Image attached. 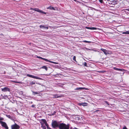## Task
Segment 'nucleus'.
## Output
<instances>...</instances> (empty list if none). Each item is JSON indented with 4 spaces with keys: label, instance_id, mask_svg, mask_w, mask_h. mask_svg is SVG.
Wrapping results in <instances>:
<instances>
[{
    "label": "nucleus",
    "instance_id": "6ab92c4d",
    "mask_svg": "<svg viewBox=\"0 0 129 129\" xmlns=\"http://www.w3.org/2000/svg\"><path fill=\"white\" fill-rule=\"evenodd\" d=\"M41 68L44 69H45L46 71H47L48 70L47 68L46 67V66H42Z\"/></svg>",
    "mask_w": 129,
    "mask_h": 129
},
{
    "label": "nucleus",
    "instance_id": "c85d7f7f",
    "mask_svg": "<svg viewBox=\"0 0 129 129\" xmlns=\"http://www.w3.org/2000/svg\"><path fill=\"white\" fill-rule=\"evenodd\" d=\"M105 103H106V104H107V106H109L110 105V104H109V103H108V102H107V101H105Z\"/></svg>",
    "mask_w": 129,
    "mask_h": 129
},
{
    "label": "nucleus",
    "instance_id": "423d86ee",
    "mask_svg": "<svg viewBox=\"0 0 129 129\" xmlns=\"http://www.w3.org/2000/svg\"><path fill=\"white\" fill-rule=\"evenodd\" d=\"M2 126L4 127L6 129H8V127L7 124L5 122H2L1 123Z\"/></svg>",
    "mask_w": 129,
    "mask_h": 129
},
{
    "label": "nucleus",
    "instance_id": "f704fd0d",
    "mask_svg": "<svg viewBox=\"0 0 129 129\" xmlns=\"http://www.w3.org/2000/svg\"><path fill=\"white\" fill-rule=\"evenodd\" d=\"M46 126H47V127L48 126H49V125L47 123V122L45 123Z\"/></svg>",
    "mask_w": 129,
    "mask_h": 129
},
{
    "label": "nucleus",
    "instance_id": "cd10ccee",
    "mask_svg": "<svg viewBox=\"0 0 129 129\" xmlns=\"http://www.w3.org/2000/svg\"><path fill=\"white\" fill-rule=\"evenodd\" d=\"M7 117L11 119L12 118L11 116L10 115H6Z\"/></svg>",
    "mask_w": 129,
    "mask_h": 129
},
{
    "label": "nucleus",
    "instance_id": "72a5a7b5",
    "mask_svg": "<svg viewBox=\"0 0 129 129\" xmlns=\"http://www.w3.org/2000/svg\"><path fill=\"white\" fill-rule=\"evenodd\" d=\"M84 66H86V67L87 66V63L86 62H84Z\"/></svg>",
    "mask_w": 129,
    "mask_h": 129
},
{
    "label": "nucleus",
    "instance_id": "bb28decb",
    "mask_svg": "<svg viewBox=\"0 0 129 129\" xmlns=\"http://www.w3.org/2000/svg\"><path fill=\"white\" fill-rule=\"evenodd\" d=\"M97 29V28L94 27H91V30H95Z\"/></svg>",
    "mask_w": 129,
    "mask_h": 129
},
{
    "label": "nucleus",
    "instance_id": "e433bc0d",
    "mask_svg": "<svg viewBox=\"0 0 129 129\" xmlns=\"http://www.w3.org/2000/svg\"><path fill=\"white\" fill-rule=\"evenodd\" d=\"M122 129H127L126 126H124L123 128Z\"/></svg>",
    "mask_w": 129,
    "mask_h": 129
},
{
    "label": "nucleus",
    "instance_id": "f257e3e1",
    "mask_svg": "<svg viewBox=\"0 0 129 129\" xmlns=\"http://www.w3.org/2000/svg\"><path fill=\"white\" fill-rule=\"evenodd\" d=\"M70 126L69 124L67 125L63 123H59V129H69Z\"/></svg>",
    "mask_w": 129,
    "mask_h": 129
},
{
    "label": "nucleus",
    "instance_id": "37998d69",
    "mask_svg": "<svg viewBox=\"0 0 129 129\" xmlns=\"http://www.w3.org/2000/svg\"><path fill=\"white\" fill-rule=\"evenodd\" d=\"M61 84V86H62L63 85L62 84Z\"/></svg>",
    "mask_w": 129,
    "mask_h": 129
},
{
    "label": "nucleus",
    "instance_id": "ea45409f",
    "mask_svg": "<svg viewBox=\"0 0 129 129\" xmlns=\"http://www.w3.org/2000/svg\"><path fill=\"white\" fill-rule=\"evenodd\" d=\"M47 128L48 129H51V128L49 127V126L47 127Z\"/></svg>",
    "mask_w": 129,
    "mask_h": 129
},
{
    "label": "nucleus",
    "instance_id": "ddd939ff",
    "mask_svg": "<svg viewBox=\"0 0 129 129\" xmlns=\"http://www.w3.org/2000/svg\"><path fill=\"white\" fill-rule=\"evenodd\" d=\"M40 28H43L44 29H48V27H46L43 25H40Z\"/></svg>",
    "mask_w": 129,
    "mask_h": 129
},
{
    "label": "nucleus",
    "instance_id": "6e6552de",
    "mask_svg": "<svg viewBox=\"0 0 129 129\" xmlns=\"http://www.w3.org/2000/svg\"><path fill=\"white\" fill-rule=\"evenodd\" d=\"M2 90L3 91L6 92L7 91H10V89L8 87H5L3 88L2 89Z\"/></svg>",
    "mask_w": 129,
    "mask_h": 129
},
{
    "label": "nucleus",
    "instance_id": "1a4fd4ad",
    "mask_svg": "<svg viewBox=\"0 0 129 129\" xmlns=\"http://www.w3.org/2000/svg\"><path fill=\"white\" fill-rule=\"evenodd\" d=\"M53 98H60L62 96L61 95H59L57 94H54L53 95Z\"/></svg>",
    "mask_w": 129,
    "mask_h": 129
},
{
    "label": "nucleus",
    "instance_id": "f03ea898",
    "mask_svg": "<svg viewBox=\"0 0 129 129\" xmlns=\"http://www.w3.org/2000/svg\"><path fill=\"white\" fill-rule=\"evenodd\" d=\"M59 123L55 120H52L51 123L52 127L54 128H56L57 127H59Z\"/></svg>",
    "mask_w": 129,
    "mask_h": 129
},
{
    "label": "nucleus",
    "instance_id": "c756f323",
    "mask_svg": "<svg viewBox=\"0 0 129 129\" xmlns=\"http://www.w3.org/2000/svg\"><path fill=\"white\" fill-rule=\"evenodd\" d=\"M76 57L75 56H74L73 57V59L75 61H76Z\"/></svg>",
    "mask_w": 129,
    "mask_h": 129
},
{
    "label": "nucleus",
    "instance_id": "dca6fc26",
    "mask_svg": "<svg viewBox=\"0 0 129 129\" xmlns=\"http://www.w3.org/2000/svg\"><path fill=\"white\" fill-rule=\"evenodd\" d=\"M33 93V94L35 95L36 94H37L40 93V92H34V91H32Z\"/></svg>",
    "mask_w": 129,
    "mask_h": 129
},
{
    "label": "nucleus",
    "instance_id": "20e7f679",
    "mask_svg": "<svg viewBox=\"0 0 129 129\" xmlns=\"http://www.w3.org/2000/svg\"><path fill=\"white\" fill-rule=\"evenodd\" d=\"M19 126L16 123L11 126V129H19Z\"/></svg>",
    "mask_w": 129,
    "mask_h": 129
},
{
    "label": "nucleus",
    "instance_id": "2f4dec72",
    "mask_svg": "<svg viewBox=\"0 0 129 129\" xmlns=\"http://www.w3.org/2000/svg\"><path fill=\"white\" fill-rule=\"evenodd\" d=\"M98 72L99 73H104L106 72V71H98Z\"/></svg>",
    "mask_w": 129,
    "mask_h": 129
},
{
    "label": "nucleus",
    "instance_id": "c9c22d12",
    "mask_svg": "<svg viewBox=\"0 0 129 129\" xmlns=\"http://www.w3.org/2000/svg\"><path fill=\"white\" fill-rule=\"evenodd\" d=\"M56 113V112H55V111H54V113H53V114H52L50 115H54V113Z\"/></svg>",
    "mask_w": 129,
    "mask_h": 129
},
{
    "label": "nucleus",
    "instance_id": "7ed1b4c3",
    "mask_svg": "<svg viewBox=\"0 0 129 129\" xmlns=\"http://www.w3.org/2000/svg\"><path fill=\"white\" fill-rule=\"evenodd\" d=\"M30 10H34L39 13H42L43 14H46V13L45 12L43 11L42 10H40L39 9L37 8H31L30 9Z\"/></svg>",
    "mask_w": 129,
    "mask_h": 129
},
{
    "label": "nucleus",
    "instance_id": "a19ab883",
    "mask_svg": "<svg viewBox=\"0 0 129 129\" xmlns=\"http://www.w3.org/2000/svg\"><path fill=\"white\" fill-rule=\"evenodd\" d=\"M99 111V110H96L94 112H98V111Z\"/></svg>",
    "mask_w": 129,
    "mask_h": 129
},
{
    "label": "nucleus",
    "instance_id": "7c9ffc66",
    "mask_svg": "<svg viewBox=\"0 0 129 129\" xmlns=\"http://www.w3.org/2000/svg\"><path fill=\"white\" fill-rule=\"evenodd\" d=\"M83 42L87 43H90L91 42L89 41H83Z\"/></svg>",
    "mask_w": 129,
    "mask_h": 129
},
{
    "label": "nucleus",
    "instance_id": "393cba45",
    "mask_svg": "<svg viewBox=\"0 0 129 129\" xmlns=\"http://www.w3.org/2000/svg\"><path fill=\"white\" fill-rule=\"evenodd\" d=\"M19 94L21 95H22L23 93V92L21 91H19Z\"/></svg>",
    "mask_w": 129,
    "mask_h": 129
},
{
    "label": "nucleus",
    "instance_id": "4468645a",
    "mask_svg": "<svg viewBox=\"0 0 129 129\" xmlns=\"http://www.w3.org/2000/svg\"><path fill=\"white\" fill-rule=\"evenodd\" d=\"M46 61L48 62H49L53 63L55 64H58V63L57 62L50 61V60H48L47 59V60H46Z\"/></svg>",
    "mask_w": 129,
    "mask_h": 129
},
{
    "label": "nucleus",
    "instance_id": "f8f14e48",
    "mask_svg": "<svg viewBox=\"0 0 129 129\" xmlns=\"http://www.w3.org/2000/svg\"><path fill=\"white\" fill-rule=\"evenodd\" d=\"M111 3L113 5H115L117 4V0H114L111 1Z\"/></svg>",
    "mask_w": 129,
    "mask_h": 129
},
{
    "label": "nucleus",
    "instance_id": "9d476101",
    "mask_svg": "<svg viewBox=\"0 0 129 129\" xmlns=\"http://www.w3.org/2000/svg\"><path fill=\"white\" fill-rule=\"evenodd\" d=\"M113 69L115 70L120 71H123L125 70L123 69H118L115 67H113Z\"/></svg>",
    "mask_w": 129,
    "mask_h": 129
},
{
    "label": "nucleus",
    "instance_id": "0eeeda50",
    "mask_svg": "<svg viewBox=\"0 0 129 129\" xmlns=\"http://www.w3.org/2000/svg\"><path fill=\"white\" fill-rule=\"evenodd\" d=\"M79 106H87L88 105V104L86 103H79L77 104Z\"/></svg>",
    "mask_w": 129,
    "mask_h": 129
},
{
    "label": "nucleus",
    "instance_id": "473e14b6",
    "mask_svg": "<svg viewBox=\"0 0 129 129\" xmlns=\"http://www.w3.org/2000/svg\"><path fill=\"white\" fill-rule=\"evenodd\" d=\"M86 49L87 50H91V51H93V49H87V48H86Z\"/></svg>",
    "mask_w": 129,
    "mask_h": 129
},
{
    "label": "nucleus",
    "instance_id": "4be33fe9",
    "mask_svg": "<svg viewBox=\"0 0 129 129\" xmlns=\"http://www.w3.org/2000/svg\"><path fill=\"white\" fill-rule=\"evenodd\" d=\"M41 125H42V126H41V127L43 128V129H46V127L45 126L43 125L42 124H41Z\"/></svg>",
    "mask_w": 129,
    "mask_h": 129
},
{
    "label": "nucleus",
    "instance_id": "a211bd4d",
    "mask_svg": "<svg viewBox=\"0 0 129 129\" xmlns=\"http://www.w3.org/2000/svg\"><path fill=\"white\" fill-rule=\"evenodd\" d=\"M85 89L84 87H78L76 89V90H79L80 89Z\"/></svg>",
    "mask_w": 129,
    "mask_h": 129
},
{
    "label": "nucleus",
    "instance_id": "58836bf2",
    "mask_svg": "<svg viewBox=\"0 0 129 129\" xmlns=\"http://www.w3.org/2000/svg\"><path fill=\"white\" fill-rule=\"evenodd\" d=\"M99 1L101 3H102L103 2V0H99Z\"/></svg>",
    "mask_w": 129,
    "mask_h": 129
},
{
    "label": "nucleus",
    "instance_id": "a878e982",
    "mask_svg": "<svg viewBox=\"0 0 129 129\" xmlns=\"http://www.w3.org/2000/svg\"><path fill=\"white\" fill-rule=\"evenodd\" d=\"M42 120L45 123H46L47 122L46 120L45 119H42Z\"/></svg>",
    "mask_w": 129,
    "mask_h": 129
},
{
    "label": "nucleus",
    "instance_id": "39448f33",
    "mask_svg": "<svg viewBox=\"0 0 129 129\" xmlns=\"http://www.w3.org/2000/svg\"><path fill=\"white\" fill-rule=\"evenodd\" d=\"M27 76L29 77L32 78H35L40 80L41 79V78L40 77L29 74H27Z\"/></svg>",
    "mask_w": 129,
    "mask_h": 129
},
{
    "label": "nucleus",
    "instance_id": "b1692460",
    "mask_svg": "<svg viewBox=\"0 0 129 129\" xmlns=\"http://www.w3.org/2000/svg\"><path fill=\"white\" fill-rule=\"evenodd\" d=\"M3 98L5 99H7V98H8V96L7 95H5L3 96Z\"/></svg>",
    "mask_w": 129,
    "mask_h": 129
},
{
    "label": "nucleus",
    "instance_id": "79ce46f5",
    "mask_svg": "<svg viewBox=\"0 0 129 129\" xmlns=\"http://www.w3.org/2000/svg\"><path fill=\"white\" fill-rule=\"evenodd\" d=\"M31 107H32L33 108V107H35V106H34V105H32L31 106Z\"/></svg>",
    "mask_w": 129,
    "mask_h": 129
},
{
    "label": "nucleus",
    "instance_id": "aec40b11",
    "mask_svg": "<svg viewBox=\"0 0 129 129\" xmlns=\"http://www.w3.org/2000/svg\"><path fill=\"white\" fill-rule=\"evenodd\" d=\"M35 84V82H34V81H31L30 82L29 84L30 85H33Z\"/></svg>",
    "mask_w": 129,
    "mask_h": 129
},
{
    "label": "nucleus",
    "instance_id": "9b49d317",
    "mask_svg": "<svg viewBox=\"0 0 129 129\" xmlns=\"http://www.w3.org/2000/svg\"><path fill=\"white\" fill-rule=\"evenodd\" d=\"M101 50L103 51L104 54L106 55H107L109 53H108L107 51L105 49H104L103 48H102L101 49Z\"/></svg>",
    "mask_w": 129,
    "mask_h": 129
},
{
    "label": "nucleus",
    "instance_id": "2eb2a0df",
    "mask_svg": "<svg viewBox=\"0 0 129 129\" xmlns=\"http://www.w3.org/2000/svg\"><path fill=\"white\" fill-rule=\"evenodd\" d=\"M37 58H40V59H42L44 60H45V61H46V60H47V59H46V58H42V57H41L40 56H37Z\"/></svg>",
    "mask_w": 129,
    "mask_h": 129
},
{
    "label": "nucleus",
    "instance_id": "f3484780",
    "mask_svg": "<svg viewBox=\"0 0 129 129\" xmlns=\"http://www.w3.org/2000/svg\"><path fill=\"white\" fill-rule=\"evenodd\" d=\"M47 9H49L50 10H55V9L53 7H52L51 6L47 8Z\"/></svg>",
    "mask_w": 129,
    "mask_h": 129
},
{
    "label": "nucleus",
    "instance_id": "5701e85b",
    "mask_svg": "<svg viewBox=\"0 0 129 129\" xmlns=\"http://www.w3.org/2000/svg\"><path fill=\"white\" fill-rule=\"evenodd\" d=\"M4 120V118L3 117H0V124L2 122H3V121H1V120Z\"/></svg>",
    "mask_w": 129,
    "mask_h": 129
},
{
    "label": "nucleus",
    "instance_id": "4c0bfd02",
    "mask_svg": "<svg viewBox=\"0 0 129 129\" xmlns=\"http://www.w3.org/2000/svg\"><path fill=\"white\" fill-rule=\"evenodd\" d=\"M86 28L88 29H91V27H86Z\"/></svg>",
    "mask_w": 129,
    "mask_h": 129
},
{
    "label": "nucleus",
    "instance_id": "412c9836",
    "mask_svg": "<svg viewBox=\"0 0 129 129\" xmlns=\"http://www.w3.org/2000/svg\"><path fill=\"white\" fill-rule=\"evenodd\" d=\"M122 34H129V31H126L125 32H124L122 33Z\"/></svg>",
    "mask_w": 129,
    "mask_h": 129
}]
</instances>
